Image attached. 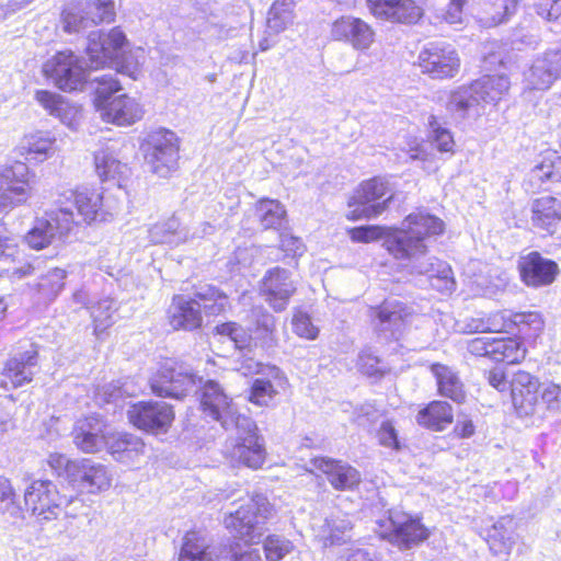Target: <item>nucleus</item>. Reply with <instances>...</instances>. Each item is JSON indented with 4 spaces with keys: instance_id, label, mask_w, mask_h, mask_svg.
Segmentation results:
<instances>
[{
    "instance_id": "nucleus-19",
    "label": "nucleus",
    "mask_w": 561,
    "mask_h": 561,
    "mask_svg": "<svg viewBox=\"0 0 561 561\" xmlns=\"http://www.w3.org/2000/svg\"><path fill=\"white\" fill-rule=\"evenodd\" d=\"M518 268L523 283L534 288L551 285L559 274L558 264L536 251L522 256Z\"/></svg>"
},
{
    "instance_id": "nucleus-45",
    "label": "nucleus",
    "mask_w": 561,
    "mask_h": 561,
    "mask_svg": "<svg viewBox=\"0 0 561 561\" xmlns=\"http://www.w3.org/2000/svg\"><path fill=\"white\" fill-rule=\"evenodd\" d=\"M39 279L35 284L39 298L44 301L54 300L62 290L66 278V271L62 268H50L45 274H37Z\"/></svg>"
},
{
    "instance_id": "nucleus-30",
    "label": "nucleus",
    "mask_w": 561,
    "mask_h": 561,
    "mask_svg": "<svg viewBox=\"0 0 561 561\" xmlns=\"http://www.w3.org/2000/svg\"><path fill=\"white\" fill-rule=\"evenodd\" d=\"M311 466V470H318L325 474L336 490H352L360 481V473L342 461L320 457L312 459Z\"/></svg>"
},
{
    "instance_id": "nucleus-57",
    "label": "nucleus",
    "mask_w": 561,
    "mask_h": 561,
    "mask_svg": "<svg viewBox=\"0 0 561 561\" xmlns=\"http://www.w3.org/2000/svg\"><path fill=\"white\" fill-rule=\"evenodd\" d=\"M506 319L508 323V329L511 325H515L518 328L519 332L526 333L525 329L528 328L534 333L541 331L543 322L538 312H520L514 314H507Z\"/></svg>"
},
{
    "instance_id": "nucleus-20",
    "label": "nucleus",
    "mask_w": 561,
    "mask_h": 561,
    "mask_svg": "<svg viewBox=\"0 0 561 561\" xmlns=\"http://www.w3.org/2000/svg\"><path fill=\"white\" fill-rule=\"evenodd\" d=\"M539 389L540 382L537 377L524 370L514 374L511 381V396L518 416L526 417L537 412Z\"/></svg>"
},
{
    "instance_id": "nucleus-8",
    "label": "nucleus",
    "mask_w": 561,
    "mask_h": 561,
    "mask_svg": "<svg viewBox=\"0 0 561 561\" xmlns=\"http://www.w3.org/2000/svg\"><path fill=\"white\" fill-rule=\"evenodd\" d=\"M393 198V191L386 179L373 178L362 182L348 199L350 220L373 219L381 215Z\"/></svg>"
},
{
    "instance_id": "nucleus-4",
    "label": "nucleus",
    "mask_w": 561,
    "mask_h": 561,
    "mask_svg": "<svg viewBox=\"0 0 561 561\" xmlns=\"http://www.w3.org/2000/svg\"><path fill=\"white\" fill-rule=\"evenodd\" d=\"M96 83L94 106L100 117L117 126H130L140 121L144 115L141 104L128 94L114 95L122 90L115 73L95 77Z\"/></svg>"
},
{
    "instance_id": "nucleus-23",
    "label": "nucleus",
    "mask_w": 561,
    "mask_h": 561,
    "mask_svg": "<svg viewBox=\"0 0 561 561\" xmlns=\"http://www.w3.org/2000/svg\"><path fill=\"white\" fill-rule=\"evenodd\" d=\"M419 316L400 301H387L377 312L376 327L386 337L399 339Z\"/></svg>"
},
{
    "instance_id": "nucleus-50",
    "label": "nucleus",
    "mask_w": 561,
    "mask_h": 561,
    "mask_svg": "<svg viewBox=\"0 0 561 561\" xmlns=\"http://www.w3.org/2000/svg\"><path fill=\"white\" fill-rule=\"evenodd\" d=\"M18 253L19 251L16 250V253L12 257L0 260V273H5L13 279H22L39 274L41 261L38 259L15 264V256Z\"/></svg>"
},
{
    "instance_id": "nucleus-49",
    "label": "nucleus",
    "mask_w": 561,
    "mask_h": 561,
    "mask_svg": "<svg viewBox=\"0 0 561 561\" xmlns=\"http://www.w3.org/2000/svg\"><path fill=\"white\" fill-rule=\"evenodd\" d=\"M117 311L115 300L105 298L91 307V317L94 325V333L100 335L113 325V314Z\"/></svg>"
},
{
    "instance_id": "nucleus-53",
    "label": "nucleus",
    "mask_w": 561,
    "mask_h": 561,
    "mask_svg": "<svg viewBox=\"0 0 561 561\" xmlns=\"http://www.w3.org/2000/svg\"><path fill=\"white\" fill-rule=\"evenodd\" d=\"M266 561H282L294 551V543L280 536H268L263 545Z\"/></svg>"
},
{
    "instance_id": "nucleus-35",
    "label": "nucleus",
    "mask_w": 561,
    "mask_h": 561,
    "mask_svg": "<svg viewBox=\"0 0 561 561\" xmlns=\"http://www.w3.org/2000/svg\"><path fill=\"white\" fill-rule=\"evenodd\" d=\"M219 556L199 531H187L182 538L179 561H218Z\"/></svg>"
},
{
    "instance_id": "nucleus-64",
    "label": "nucleus",
    "mask_w": 561,
    "mask_h": 561,
    "mask_svg": "<svg viewBox=\"0 0 561 561\" xmlns=\"http://www.w3.org/2000/svg\"><path fill=\"white\" fill-rule=\"evenodd\" d=\"M378 439L379 443L385 447L399 449L397 431L390 421H385L381 423L378 431Z\"/></svg>"
},
{
    "instance_id": "nucleus-17",
    "label": "nucleus",
    "mask_w": 561,
    "mask_h": 561,
    "mask_svg": "<svg viewBox=\"0 0 561 561\" xmlns=\"http://www.w3.org/2000/svg\"><path fill=\"white\" fill-rule=\"evenodd\" d=\"M38 367V352L34 346L11 356L3 366L0 385L4 389H15L30 383Z\"/></svg>"
},
{
    "instance_id": "nucleus-25",
    "label": "nucleus",
    "mask_w": 561,
    "mask_h": 561,
    "mask_svg": "<svg viewBox=\"0 0 561 561\" xmlns=\"http://www.w3.org/2000/svg\"><path fill=\"white\" fill-rule=\"evenodd\" d=\"M106 424L99 416H88L77 421L73 428V442L83 453H98L107 446Z\"/></svg>"
},
{
    "instance_id": "nucleus-15",
    "label": "nucleus",
    "mask_w": 561,
    "mask_h": 561,
    "mask_svg": "<svg viewBox=\"0 0 561 561\" xmlns=\"http://www.w3.org/2000/svg\"><path fill=\"white\" fill-rule=\"evenodd\" d=\"M419 65L432 78L445 79L453 78L458 72L460 59L449 45L430 43L421 50Z\"/></svg>"
},
{
    "instance_id": "nucleus-34",
    "label": "nucleus",
    "mask_w": 561,
    "mask_h": 561,
    "mask_svg": "<svg viewBox=\"0 0 561 561\" xmlns=\"http://www.w3.org/2000/svg\"><path fill=\"white\" fill-rule=\"evenodd\" d=\"M455 330L462 334L507 331L506 311H499L488 316L466 317L456 321Z\"/></svg>"
},
{
    "instance_id": "nucleus-33",
    "label": "nucleus",
    "mask_w": 561,
    "mask_h": 561,
    "mask_svg": "<svg viewBox=\"0 0 561 561\" xmlns=\"http://www.w3.org/2000/svg\"><path fill=\"white\" fill-rule=\"evenodd\" d=\"M517 524L512 516L500 517L489 529L486 542L493 554H510L516 543Z\"/></svg>"
},
{
    "instance_id": "nucleus-22",
    "label": "nucleus",
    "mask_w": 561,
    "mask_h": 561,
    "mask_svg": "<svg viewBox=\"0 0 561 561\" xmlns=\"http://www.w3.org/2000/svg\"><path fill=\"white\" fill-rule=\"evenodd\" d=\"M335 41L348 43L356 50L368 49L375 41L371 26L362 19L351 15L335 20L331 27Z\"/></svg>"
},
{
    "instance_id": "nucleus-54",
    "label": "nucleus",
    "mask_w": 561,
    "mask_h": 561,
    "mask_svg": "<svg viewBox=\"0 0 561 561\" xmlns=\"http://www.w3.org/2000/svg\"><path fill=\"white\" fill-rule=\"evenodd\" d=\"M0 510L13 518H22V508L15 502V494L10 481L0 477Z\"/></svg>"
},
{
    "instance_id": "nucleus-55",
    "label": "nucleus",
    "mask_w": 561,
    "mask_h": 561,
    "mask_svg": "<svg viewBox=\"0 0 561 561\" xmlns=\"http://www.w3.org/2000/svg\"><path fill=\"white\" fill-rule=\"evenodd\" d=\"M276 394L277 390L271 380L256 378L252 383L249 401L256 405L264 407L267 405Z\"/></svg>"
},
{
    "instance_id": "nucleus-36",
    "label": "nucleus",
    "mask_w": 561,
    "mask_h": 561,
    "mask_svg": "<svg viewBox=\"0 0 561 561\" xmlns=\"http://www.w3.org/2000/svg\"><path fill=\"white\" fill-rule=\"evenodd\" d=\"M20 148L27 159L43 162L55 154L56 138L50 131L36 130L23 137Z\"/></svg>"
},
{
    "instance_id": "nucleus-12",
    "label": "nucleus",
    "mask_w": 561,
    "mask_h": 561,
    "mask_svg": "<svg viewBox=\"0 0 561 561\" xmlns=\"http://www.w3.org/2000/svg\"><path fill=\"white\" fill-rule=\"evenodd\" d=\"M24 501L33 516L41 522H48L56 519L72 499L60 495L51 481L35 480L25 490Z\"/></svg>"
},
{
    "instance_id": "nucleus-6",
    "label": "nucleus",
    "mask_w": 561,
    "mask_h": 561,
    "mask_svg": "<svg viewBox=\"0 0 561 561\" xmlns=\"http://www.w3.org/2000/svg\"><path fill=\"white\" fill-rule=\"evenodd\" d=\"M275 515L274 506L263 494H255L249 503L225 518L226 527L247 543H257L263 537L265 524Z\"/></svg>"
},
{
    "instance_id": "nucleus-29",
    "label": "nucleus",
    "mask_w": 561,
    "mask_h": 561,
    "mask_svg": "<svg viewBox=\"0 0 561 561\" xmlns=\"http://www.w3.org/2000/svg\"><path fill=\"white\" fill-rule=\"evenodd\" d=\"M145 443L137 435L129 433H112L107 437V451L112 457L126 466H135L145 455Z\"/></svg>"
},
{
    "instance_id": "nucleus-42",
    "label": "nucleus",
    "mask_w": 561,
    "mask_h": 561,
    "mask_svg": "<svg viewBox=\"0 0 561 561\" xmlns=\"http://www.w3.org/2000/svg\"><path fill=\"white\" fill-rule=\"evenodd\" d=\"M94 163L96 173L102 181L116 180L118 188H121V181L127 178L129 173L127 164L117 160L114 152L108 148L102 149L95 153Z\"/></svg>"
},
{
    "instance_id": "nucleus-47",
    "label": "nucleus",
    "mask_w": 561,
    "mask_h": 561,
    "mask_svg": "<svg viewBox=\"0 0 561 561\" xmlns=\"http://www.w3.org/2000/svg\"><path fill=\"white\" fill-rule=\"evenodd\" d=\"M408 232V226L405 220L402 222L401 230H394L392 228L383 226H363L356 227L350 230L351 239L355 242L368 243L381 238H385V247L387 248V241L396 236H404Z\"/></svg>"
},
{
    "instance_id": "nucleus-28",
    "label": "nucleus",
    "mask_w": 561,
    "mask_h": 561,
    "mask_svg": "<svg viewBox=\"0 0 561 561\" xmlns=\"http://www.w3.org/2000/svg\"><path fill=\"white\" fill-rule=\"evenodd\" d=\"M168 320L174 330L192 331L198 329L203 322L201 304L196 299H187L176 295L168 309Z\"/></svg>"
},
{
    "instance_id": "nucleus-9",
    "label": "nucleus",
    "mask_w": 561,
    "mask_h": 561,
    "mask_svg": "<svg viewBox=\"0 0 561 561\" xmlns=\"http://www.w3.org/2000/svg\"><path fill=\"white\" fill-rule=\"evenodd\" d=\"M376 525L379 537L401 550L411 549L428 537L427 529L417 518L399 510L389 511L388 517L378 519Z\"/></svg>"
},
{
    "instance_id": "nucleus-27",
    "label": "nucleus",
    "mask_w": 561,
    "mask_h": 561,
    "mask_svg": "<svg viewBox=\"0 0 561 561\" xmlns=\"http://www.w3.org/2000/svg\"><path fill=\"white\" fill-rule=\"evenodd\" d=\"M62 221L56 208L46 211L43 217L35 219L32 229L25 236L26 243L35 250L48 247L57 237H62L70 232L69 229L61 228Z\"/></svg>"
},
{
    "instance_id": "nucleus-31",
    "label": "nucleus",
    "mask_w": 561,
    "mask_h": 561,
    "mask_svg": "<svg viewBox=\"0 0 561 561\" xmlns=\"http://www.w3.org/2000/svg\"><path fill=\"white\" fill-rule=\"evenodd\" d=\"M35 100L49 115L57 117L69 128H76L78 125L81 117L80 107L71 104L62 95L47 90H37Z\"/></svg>"
},
{
    "instance_id": "nucleus-39",
    "label": "nucleus",
    "mask_w": 561,
    "mask_h": 561,
    "mask_svg": "<svg viewBox=\"0 0 561 561\" xmlns=\"http://www.w3.org/2000/svg\"><path fill=\"white\" fill-rule=\"evenodd\" d=\"M352 523L347 515L341 512L324 519L318 536L324 546L341 545L351 539Z\"/></svg>"
},
{
    "instance_id": "nucleus-3",
    "label": "nucleus",
    "mask_w": 561,
    "mask_h": 561,
    "mask_svg": "<svg viewBox=\"0 0 561 561\" xmlns=\"http://www.w3.org/2000/svg\"><path fill=\"white\" fill-rule=\"evenodd\" d=\"M510 87V79L504 75L483 76L454 91L448 108L460 118L480 116L486 105L497 104L507 94Z\"/></svg>"
},
{
    "instance_id": "nucleus-2",
    "label": "nucleus",
    "mask_w": 561,
    "mask_h": 561,
    "mask_svg": "<svg viewBox=\"0 0 561 561\" xmlns=\"http://www.w3.org/2000/svg\"><path fill=\"white\" fill-rule=\"evenodd\" d=\"M201 405L204 413L219 422L226 431L236 430L237 437L227 444V453L232 461L252 469L260 468L265 460L263 438L257 435L254 422L238 413L232 400L219 383L208 380L203 386Z\"/></svg>"
},
{
    "instance_id": "nucleus-52",
    "label": "nucleus",
    "mask_w": 561,
    "mask_h": 561,
    "mask_svg": "<svg viewBox=\"0 0 561 561\" xmlns=\"http://www.w3.org/2000/svg\"><path fill=\"white\" fill-rule=\"evenodd\" d=\"M144 54L145 51L141 48L127 51V47H125L123 56L117 58L112 68H114L117 72L127 75L133 79H137L140 73V66L144 60Z\"/></svg>"
},
{
    "instance_id": "nucleus-58",
    "label": "nucleus",
    "mask_w": 561,
    "mask_h": 561,
    "mask_svg": "<svg viewBox=\"0 0 561 561\" xmlns=\"http://www.w3.org/2000/svg\"><path fill=\"white\" fill-rule=\"evenodd\" d=\"M216 331L219 335L227 336L237 348L245 347L251 340V335L236 322L217 325Z\"/></svg>"
},
{
    "instance_id": "nucleus-61",
    "label": "nucleus",
    "mask_w": 561,
    "mask_h": 561,
    "mask_svg": "<svg viewBox=\"0 0 561 561\" xmlns=\"http://www.w3.org/2000/svg\"><path fill=\"white\" fill-rule=\"evenodd\" d=\"M293 328L297 335L307 340H314L318 336L319 330L311 322L308 314L297 312L293 317Z\"/></svg>"
},
{
    "instance_id": "nucleus-37",
    "label": "nucleus",
    "mask_w": 561,
    "mask_h": 561,
    "mask_svg": "<svg viewBox=\"0 0 561 561\" xmlns=\"http://www.w3.org/2000/svg\"><path fill=\"white\" fill-rule=\"evenodd\" d=\"M431 371L436 379L440 396L447 397L457 403H461L465 400L463 383L453 368L436 363L431 366Z\"/></svg>"
},
{
    "instance_id": "nucleus-38",
    "label": "nucleus",
    "mask_w": 561,
    "mask_h": 561,
    "mask_svg": "<svg viewBox=\"0 0 561 561\" xmlns=\"http://www.w3.org/2000/svg\"><path fill=\"white\" fill-rule=\"evenodd\" d=\"M531 220L535 227L553 233L554 228L561 220L558 199L552 196L537 198L533 204Z\"/></svg>"
},
{
    "instance_id": "nucleus-40",
    "label": "nucleus",
    "mask_w": 561,
    "mask_h": 561,
    "mask_svg": "<svg viewBox=\"0 0 561 561\" xmlns=\"http://www.w3.org/2000/svg\"><path fill=\"white\" fill-rule=\"evenodd\" d=\"M150 242L153 244H168L179 247L185 243V233L180 220L175 216L156 222L148 230Z\"/></svg>"
},
{
    "instance_id": "nucleus-60",
    "label": "nucleus",
    "mask_w": 561,
    "mask_h": 561,
    "mask_svg": "<svg viewBox=\"0 0 561 561\" xmlns=\"http://www.w3.org/2000/svg\"><path fill=\"white\" fill-rule=\"evenodd\" d=\"M539 394L548 410L553 412L561 411V386L554 382L540 385Z\"/></svg>"
},
{
    "instance_id": "nucleus-44",
    "label": "nucleus",
    "mask_w": 561,
    "mask_h": 561,
    "mask_svg": "<svg viewBox=\"0 0 561 561\" xmlns=\"http://www.w3.org/2000/svg\"><path fill=\"white\" fill-rule=\"evenodd\" d=\"M491 359L507 364H517L525 358L526 348L520 341L513 337L493 339Z\"/></svg>"
},
{
    "instance_id": "nucleus-46",
    "label": "nucleus",
    "mask_w": 561,
    "mask_h": 561,
    "mask_svg": "<svg viewBox=\"0 0 561 561\" xmlns=\"http://www.w3.org/2000/svg\"><path fill=\"white\" fill-rule=\"evenodd\" d=\"M294 0H275L268 11L267 27L274 33L285 31L295 20Z\"/></svg>"
},
{
    "instance_id": "nucleus-11",
    "label": "nucleus",
    "mask_w": 561,
    "mask_h": 561,
    "mask_svg": "<svg viewBox=\"0 0 561 561\" xmlns=\"http://www.w3.org/2000/svg\"><path fill=\"white\" fill-rule=\"evenodd\" d=\"M146 162L152 172L167 176L176 169L179 160V139L176 135L164 128L151 131L142 145Z\"/></svg>"
},
{
    "instance_id": "nucleus-48",
    "label": "nucleus",
    "mask_w": 561,
    "mask_h": 561,
    "mask_svg": "<svg viewBox=\"0 0 561 561\" xmlns=\"http://www.w3.org/2000/svg\"><path fill=\"white\" fill-rule=\"evenodd\" d=\"M255 217L264 229L277 228L280 226L286 210L276 199L262 198L255 205Z\"/></svg>"
},
{
    "instance_id": "nucleus-7",
    "label": "nucleus",
    "mask_w": 561,
    "mask_h": 561,
    "mask_svg": "<svg viewBox=\"0 0 561 561\" xmlns=\"http://www.w3.org/2000/svg\"><path fill=\"white\" fill-rule=\"evenodd\" d=\"M201 382L202 378L195 376L188 366L173 358L162 360L149 379L153 394L175 399L195 392Z\"/></svg>"
},
{
    "instance_id": "nucleus-62",
    "label": "nucleus",
    "mask_w": 561,
    "mask_h": 561,
    "mask_svg": "<svg viewBox=\"0 0 561 561\" xmlns=\"http://www.w3.org/2000/svg\"><path fill=\"white\" fill-rule=\"evenodd\" d=\"M537 13L548 20L554 21L561 16V0H536Z\"/></svg>"
},
{
    "instance_id": "nucleus-24",
    "label": "nucleus",
    "mask_w": 561,
    "mask_h": 561,
    "mask_svg": "<svg viewBox=\"0 0 561 561\" xmlns=\"http://www.w3.org/2000/svg\"><path fill=\"white\" fill-rule=\"evenodd\" d=\"M370 12L377 19L393 23L413 24L423 15L414 0H366Z\"/></svg>"
},
{
    "instance_id": "nucleus-41",
    "label": "nucleus",
    "mask_w": 561,
    "mask_h": 561,
    "mask_svg": "<svg viewBox=\"0 0 561 561\" xmlns=\"http://www.w3.org/2000/svg\"><path fill=\"white\" fill-rule=\"evenodd\" d=\"M451 405L445 401H433L416 415V422L427 428L442 431L453 423Z\"/></svg>"
},
{
    "instance_id": "nucleus-21",
    "label": "nucleus",
    "mask_w": 561,
    "mask_h": 561,
    "mask_svg": "<svg viewBox=\"0 0 561 561\" xmlns=\"http://www.w3.org/2000/svg\"><path fill=\"white\" fill-rule=\"evenodd\" d=\"M561 78V51L551 50L536 58L524 73L526 88L530 90H548L556 80Z\"/></svg>"
},
{
    "instance_id": "nucleus-51",
    "label": "nucleus",
    "mask_w": 561,
    "mask_h": 561,
    "mask_svg": "<svg viewBox=\"0 0 561 561\" xmlns=\"http://www.w3.org/2000/svg\"><path fill=\"white\" fill-rule=\"evenodd\" d=\"M0 207L12 208L24 204L31 196V183L0 184Z\"/></svg>"
},
{
    "instance_id": "nucleus-26",
    "label": "nucleus",
    "mask_w": 561,
    "mask_h": 561,
    "mask_svg": "<svg viewBox=\"0 0 561 561\" xmlns=\"http://www.w3.org/2000/svg\"><path fill=\"white\" fill-rule=\"evenodd\" d=\"M69 470L72 482L79 483L90 493L102 492L111 486L112 474L102 463H96L90 459H81L79 462L70 465Z\"/></svg>"
},
{
    "instance_id": "nucleus-1",
    "label": "nucleus",
    "mask_w": 561,
    "mask_h": 561,
    "mask_svg": "<svg viewBox=\"0 0 561 561\" xmlns=\"http://www.w3.org/2000/svg\"><path fill=\"white\" fill-rule=\"evenodd\" d=\"M408 232L387 241V251L398 260L409 261L408 268L412 275L426 276L432 288L449 295L455 290L450 266L436 257L424 259L427 253L426 241L444 231V222L436 216L419 210L405 218Z\"/></svg>"
},
{
    "instance_id": "nucleus-13",
    "label": "nucleus",
    "mask_w": 561,
    "mask_h": 561,
    "mask_svg": "<svg viewBox=\"0 0 561 561\" xmlns=\"http://www.w3.org/2000/svg\"><path fill=\"white\" fill-rule=\"evenodd\" d=\"M125 47H128V41L118 27H114L107 33L91 32L87 46L91 67L108 66L112 68L117 58L123 56Z\"/></svg>"
},
{
    "instance_id": "nucleus-14",
    "label": "nucleus",
    "mask_w": 561,
    "mask_h": 561,
    "mask_svg": "<svg viewBox=\"0 0 561 561\" xmlns=\"http://www.w3.org/2000/svg\"><path fill=\"white\" fill-rule=\"evenodd\" d=\"M127 416L129 422L145 432L165 433L174 420V412L170 404L161 401H140L133 404Z\"/></svg>"
},
{
    "instance_id": "nucleus-18",
    "label": "nucleus",
    "mask_w": 561,
    "mask_h": 561,
    "mask_svg": "<svg viewBox=\"0 0 561 561\" xmlns=\"http://www.w3.org/2000/svg\"><path fill=\"white\" fill-rule=\"evenodd\" d=\"M295 291L296 285L290 273L282 267L268 270L261 280V294L276 312L286 309Z\"/></svg>"
},
{
    "instance_id": "nucleus-43",
    "label": "nucleus",
    "mask_w": 561,
    "mask_h": 561,
    "mask_svg": "<svg viewBox=\"0 0 561 561\" xmlns=\"http://www.w3.org/2000/svg\"><path fill=\"white\" fill-rule=\"evenodd\" d=\"M195 299L201 304V311L206 316H218L229 307L228 296L211 285H204L196 289Z\"/></svg>"
},
{
    "instance_id": "nucleus-63",
    "label": "nucleus",
    "mask_w": 561,
    "mask_h": 561,
    "mask_svg": "<svg viewBox=\"0 0 561 561\" xmlns=\"http://www.w3.org/2000/svg\"><path fill=\"white\" fill-rule=\"evenodd\" d=\"M185 233V243L195 239H202L211 236L215 232V227L208 221L195 222L190 227H182Z\"/></svg>"
},
{
    "instance_id": "nucleus-10",
    "label": "nucleus",
    "mask_w": 561,
    "mask_h": 561,
    "mask_svg": "<svg viewBox=\"0 0 561 561\" xmlns=\"http://www.w3.org/2000/svg\"><path fill=\"white\" fill-rule=\"evenodd\" d=\"M43 73L66 92L81 90L88 79L85 61L71 50L58 51L47 59L43 65Z\"/></svg>"
},
{
    "instance_id": "nucleus-32",
    "label": "nucleus",
    "mask_w": 561,
    "mask_h": 561,
    "mask_svg": "<svg viewBox=\"0 0 561 561\" xmlns=\"http://www.w3.org/2000/svg\"><path fill=\"white\" fill-rule=\"evenodd\" d=\"M517 9V0H479L473 15L484 27H494L506 22Z\"/></svg>"
},
{
    "instance_id": "nucleus-59",
    "label": "nucleus",
    "mask_w": 561,
    "mask_h": 561,
    "mask_svg": "<svg viewBox=\"0 0 561 561\" xmlns=\"http://www.w3.org/2000/svg\"><path fill=\"white\" fill-rule=\"evenodd\" d=\"M33 174L30 168L23 162H15L3 169L0 174V184L31 183Z\"/></svg>"
},
{
    "instance_id": "nucleus-56",
    "label": "nucleus",
    "mask_w": 561,
    "mask_h": 561,
    "mask_svg": "<svg viewBox=\"0 0 561 561\" xmlns=\"http://www.w3.org/2000/svg\"><path fill=\"white\" fill-rule=\"evenodd\" d=\"M428 126L431 128V138L437 150L440 152H453L455 141L447 128L439 125L435 116L428 118Z\"/></svg>"
},
{
    "instance_id": "nucleus-16",
    "label": "nucleus",
    "mask_w": 561,
    "mask_h": 561,
    "mask_svg": "<svg viewBox=\"0 0 561 561\" xmlns=\"http://www.w3.org/2000/svg\"><path fill=\"white\" fill-rule=\"evenodd\" d=\"M115 16L112 0H93L87 5L84 14L75 8H67L62 12V28L67 33H78L93 24L111 22Z\"/></svg>"
},
{
    "instance_id": "nucleus-5",
    "label": "nucleus",
    "mask_w": 561,
    "mask_h": 561,
    "mask_svg": "<svg viewBox=\"0 0 561 561\" xmlns=\"http://www.w3.org/2000/svg\"><path fill=\"white\" fill-rule=\"evenodd\" d=\"M56 209L62 218L61 228L70 231L82 224H91L98 219L104 220L106 215H113L116 206L96 190H67L59 194Z\"/></svg>"
}]
</instances>
